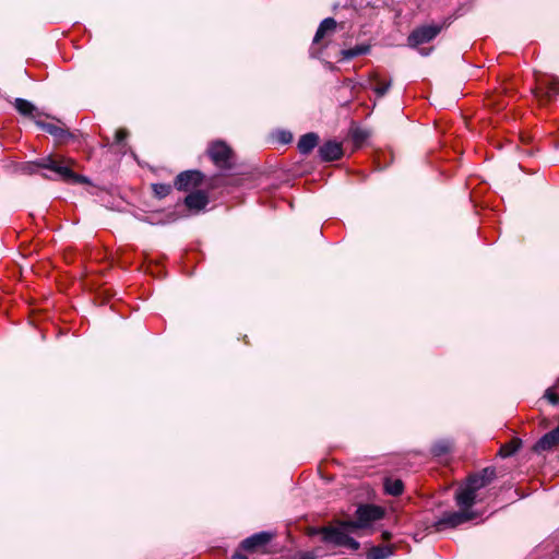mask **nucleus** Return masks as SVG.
Segmentation results:
<instances>
[{
	"instance_id": "obj_1",
	"label": "nucleus",
	"mask_w": 559,
	"mask_h": 559,
	"mask_svg": "<svg viewBox=\"0 0 559 559\" xmlns=\"http://www.w3.org/2000/svg\"><path fill=\"white\" fill-rule=\"evenodd\" d=\"M496 478L493 467H485L477 474L471 475L466 483L455 493L456 504L461 509H469L474 506L477 491L488 486Z\"/></svg>"
},
{
	"instance_id": "obj_2",
	"label": "nucleus",
	"mask_w": 559,
	"mask_h": 559,
	"mask_svg": "<svg viewBox=\"0 0 559 559\" xmlns=\"http://www.w3.org/2000/svg\"><path fill=\"white\" fill-rule=\"evenodd\" d=\"M35 165L50 170L55 178H60L68 182H87L85 177L74 174L64 159L47 156L35 162Z\"/></svg>"
},
{
	"instance_id": "obj_3",
	"label": "nucleus",
	"mask_w": 559,
	"mask_h": 559,
	"mask_svg": "<svg viewBox=\"0 0 559 559\" xmlns=\"http://www.w3.org/2000/svg\"><path fill=\"white\" fill-rule=\"evenodd\" d=\"M206 153L212 163L219 169L229 170L236 164V156L233 148L222 140L211 142Z\"/></svg>"
},
{
	"instance_id": "obj_4",
	"label": "nucleus",
	"mask_w": 559,
	"mask_h": 559,
	"mask_svg": "<svg viewBox=\"0 0 559 559\" xmlns=\"http://www.w3.org/2000/svg\"><path fill=\"white\" fill-rule=\"evenodd\" d=\"M353 530L350 526L345 525V522H342L337 527H323L321 533L325 543L357 550L359 543L348 534Z\"/></svg>"
},
{
	"instance_id": "obj_5",
	"label": "nucleus",
	"mask_w": 559,
	"mask_h": 559,
	"mask_svg": "<svg viewBox=\"0 0 559 559\" xmlns=\"http://www.w3.org/2000/svg\"><path fill=\"white\" fill-rule=\"evenodd\" d=\"M384 511L381 507L373 504H362L356 510V520L345 521V525L352 528H365L370 526L373 522L383 518Z\"/></svg>"
},
{
	"instance_id": "obj_6",
	"label": "nucleus",
	"mask_w": 559,
	"mask_h": 559,
	"mask_svg": "<svg viewBox=\"0 0 559 559\" xmlns=\"http://www.w3.org/2000/svg\"><path fill=\"white\" fill-rule=\"evenodd\" d=\"M533 94L543 106L551 103L559 94V80L555 76L537 78Z\"/></svg>"
},
{
	"instance_id": "obj_7",
	"label": "nucleus",
	"mask_w": 559,
	"mask_h": 559,
	"mask_svg": "<svg viewBox=\"0 0 559 559\" xmlns=\"http://www.w3.org/2000/svg\"><path fill=\"white\" fill-rule=\"evenodd\" d=\"M447 26L445 22L440 25H423L415 28L408 36V45L416 47L429 43Z\"/></svg>"
},
{
	"instance_id": "obj_8",
	"label": "nucleus",
	"mask_w": 559,
	"mask_h": 559,
	"mask_svg": "<svg viewBox=\"0 0 559 559\" xmlns=\"http://www.w3.org/2000/svg\"><path fill=\"white\" fill-rule=\"evenodd\" d=\"M474 519V513L468 509H461V511L444 513L435 524L438 531L456 527L469 520Z\"/></svg>"
},
{
	"instance_id": "obj_9",
	"label": "nucleus",
	"mask_w": 559,
	"mask_h": 559,
	"mask_svg": "<svg viewBox=\"0 0 559 559\" xmlns=\"http://www.w3.org/2000/svg\"><path fill=\"white\" fill-rule=\"evenodd\" d=\"M203 174L199 170H186L180 173L175 180V187L181 191H188L199 187L203 181Z\"/></svg>"
},
{
	"instance_id": "obj_10",
	"label": "nucleus",
	"mask_w": 559,
	"mask_h": 559,
	"mask_svg": "<svg viewBox=\"0 0 559 559\" xmlns=\"http://www.w3.org/2000/svg\"><path fill=\"white\" fill-rule=\"evenodd\" d=\"M273 534L269 532H260L251 535L241 543V547L247 551H254L266 546L273 538Z\"/></svg>"
},
{
	"instance_id": "obj_11",
	"label": "nucleus",
	"mask_w": 559,
	"mask_h": 559,
	"mask_svg": "<svg viewBox=\"0 0 559 559\" xmlns=\"http://www.w3.org/2000/svg\"><path fill=\"white\" fill-rule=\"evenodd\" d=\"M319 155L324 162L337 160L343 155L342 144L336 141H326L319 147Z\"/></svg>"
},
{
	"instance_id": "obj_12",
	"label": "nucleus",
	"mask_w": 559,
	"mask_h": 559,
	"mask_svg": "<svg viewBox=\"0 0 559 559\" xmlns=\"http://www.w3.org/2000/svg\"><path fill=\"white\" fill-rule=\"evenodd\" d=\"M336 26H337V23L333 17L324 19L320 23V25L316 32V35L313 37V44H319L325 37H330L331 35H333L336 31Z\"/></svg>"
},
{
	"instance_id": "obj_13",
	"label": "nucleus",
	"mask_w": 559,
	"mask_h": 559,
	"mask_svg": "<svg viewBox=\"0 0 559 559\" xmlns=\"http://www.w3.org/2000/svg\"><path fill=\"white\" fill-rule=\"evenodd\" d=\"M559 444V425L545 433L535 444L536 451H548Z\"/></svg>"
},
{
	"instance_id": "obj_14",
	"label": "nucleus",
	"mask_w": 559,
	"mask_h": 559,
	"mask_svg": "<svg viewBox=\"0 0 559 559\" xmlns=\"http://www.w3.org/2000/svg\"><path fill=\"white\" fill-rule=\"evenodd\" d=\"M209 203V198L203 191H194L188 194L185 199V204L189 210L201 211Z\"/></svg>"
},
{
	"instance_id": "obj_15",
	"label": "nucleus",
	"mask_w": 559,
	"mask_h": 559,
	"mask_svg": "<svg viewBox=\"0 0 559 559\" xmlns=\"http://www.w3.org/2000/svg\"><path fill=\"white\" fill-rule=\"evenodd\" d=\"M369 81L370 83H374L372 90L378 97L384 96L391 87V81L382 80L377 72H372L369 75Z\"/></svg>"
},
{
	"instance_id": "obj_16",
	"label": "nucleus",
	"mask_w": 559,
	"mask_h": 559,
	"mask_svg": "<svg viewBox=\"0 0 559 559\" xmlns=\"http://www.w3.org/2000/svg\"><path fill=\"white\" fill-rule=\"evenodd\" d=\"M319 136L316 133L304 134L298 141V150L301 154L310 153L318 144Z\"/></svg>"
},
{
	"instance_id": "obj_17",
	"label": "nucleus",
	"mask_w": 559,
	"mask_h": 559,
	"mask_svg": "<svg viewBox=\"0 0 559 559\" xmlns=\"http://www.w3.org/2000/svg\"><path fill=\"white\" fill-rule=\"evenodd\" d=\"M384 490L391 496H400L404 491V484L399 478L386 477L384 479Z\"/></svg>"
},
{
	"instance_id": "obj_18",
	"label": "nucleus",
	"mask_w": 559,
	"mask_h": 559,
	"mask_svg": "<svg viewBox=\"0 0 559 559\" xmlns=\"http://www.w3.org/2000/svg\"><path fill=\"white\" fill-rule=\"evenodd\" d=\"M369 50H370V46L362 44V45H357L354 48L344 49L341 51V55L344 60H350L355 57L368 53Z\"/></svg>"
},
{
	"instance_id": "obj_19",
	"label": "nucleus",
	"mask_w": 559,
	"mask_h": 559,
	"mask_svg": "<svg viewBox=\"0 0 559 559\" xmlns=\"http://www.w3.org/2000/svg\"><path fill=\"white\" fill-rule=\"evenodd\" d=\"M521 440L518 438H513L509 442L502 444L499 449V455L501 457H509L513 455L521 447Z\"/></svg>"
},
{
	"instance_id": "obj_20",
	"label": "nucleus",
	"mask_w": 559,
	"mask_h": 559,
	"mask_svg": "<svg viewBox=\"0 0 559 559\" xmlns=\"http://www.w3.org/2000/svg\"><path fill=\"white\" fill-rule=\"evenodd\" d=\"M15 109L23 116L32 117L36 110L35 106L23 98H16L14 102Z\"/></svg>"
},
{
	"instance_id": "obj_21",
	"label": "nucleus",
	"mask_w": 559,
	"mask_h": 559,
	"mask_svg": "<svg viewBox=\"0 0 559 559\" xmlns=\"http://www.w3.org/2000/svg\"><path fill=\"white\" fill-rule=\"evenodd\" d=\"M36 123L41 130L50 133L51 135H53L56 138L62 139L67 134L66 130H63L61 127H58L56 124L45 123V122H40V121H37Z\"/></svg>"
},
{
	"instance_id": "obj_22",
	"label": "nucleus",
	"mask_w": 559,
	"mask_h": 559,
	"mask_svg": "<svg viewBox=\"0 0 559 559\" xmlns=\"http://www.w3.org/2000/svg\"><path fill=\"white\" fill-rule=\"evenodd\" d=\"M171 189H173L171 186L168 183H153L152 185V190H153L154 194L159 199L167 197L171 192Z\"/></svg>"
},
{
	"instance_id": "obj_23",
	"label": "nucleus",
	"mask_w": 559,
	"mask_h": 559,
	"mask_svg": "<svg viewBox=\"0 0 559 559\" xmlns=\"http://www.w3.org/2000/svg\"><path fill=\"white\" fill-rule=\"evenodd\" d=\"M390 550L381 547H373L367 556V559H384L389 556Z\"/></svg>"
},
{
	"instance_id": "obj_24",
	"label": "nucleus",
	"mask_w": 559,
	"mask_h": 559,
	"mask_svg": "<svg viewBox=\"0 0 559 559\" xmlns=\"http://www.w3.org/2000/svg\"><path fill=\"white\" fill-rule=\"evenodd\" d=\"M433 455L441 456L450 451V444L448 442H438L431 449Z\"/></svg>"
},
{
	"instance_id": "obj_25",
	"label": "nucleus",
	"mask_w": 559,
	"mask_h": 559,
	"mask_svg": "<svg viewBox=\"0 0 559 559\" xmlns=\"http://www.w3.org/2000/svg\"><path fill=\"white\" fill-rule=\"evenodd\" d=\"M544 397L552 405L559 404V395L552 388L546 390Z\"/></svg>"
},
{
	"instance_id": "obj_26",
	"label": "nucleus",
	"mask_w": 559,
	"mask_h": 559,
	"mask_svg": "<svg viewBox=\"0 0 559 559\" xmlns=\"http://www.w3.org/2000/svg\"><path fill=\"white\" fill-rule=\"evenodd\" d=\"M129 135V132L124 128H120L115 133V142L121 144Z\"/></svg>"
},
{
	"instance_id": "obj_27",
	"label": "nucleus",
	"mask_w": 559,
	"mask_h": 559,
	"mask_svg": "<svg viewBox=\"0 0 559 559\" xmlns=\"http://www.w3.org/2000/svg\"><path fill=\"white\" fill-rule=\"evenodd\" d=\"M293 139L292 133L289 132H281V142L282 143H289Z\"/></svg>"
},
{
	"instance_id": "obj_28",
	"label": "nucleus",
	"mask_w": 559,
	"mask_h": 559,
	"mask_svg": "<svg viewBox=\"0 0 559 559\" xmlns=\"http://www.w3.org/2000/svg\"><path fill=\"white\" fill-rule=\"evenodd\" d=\"M231 559H247V557L242 554L237 552L233 555Z\"/></svg>"
},
{
	"instance_id": "obj_29",
	"label": "nucleus",
	"mask_w": 559,
	"mask_h": 559,
	"mask_svg": "<svg viewBox=\"0 0 559 559\" xmlns=\"http://www.w3.org/2000/svg\"><path fill=\"white\" fill-rule=\"evenodd\" d=\"M390 536H391V534H390V533H388V532H384V533H383V537H384L385 539H389V538H390Z\"/></svg>"
}]
</instances>
